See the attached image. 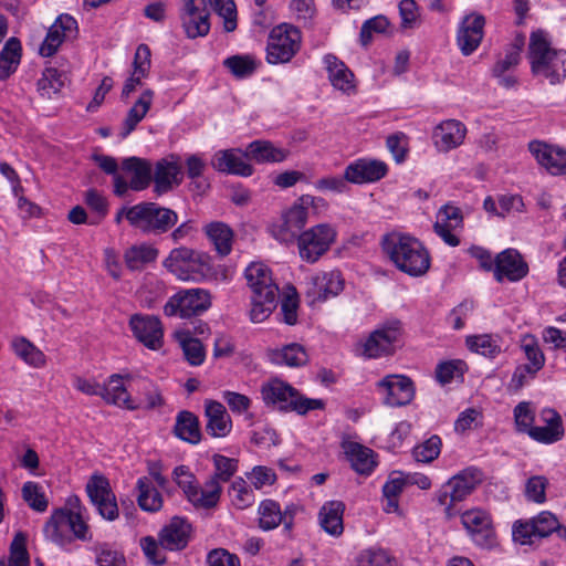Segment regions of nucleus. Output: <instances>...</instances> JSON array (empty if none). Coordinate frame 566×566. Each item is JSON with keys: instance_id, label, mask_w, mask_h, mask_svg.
Masks as SVG:
<instances>
[{"instance_id": "1", "label": "nucleus", "mask_w": 566, "mask_h": 566, "mask_svg": "<svg viewBox=\"0 0 566 566\" xmlns=\"http://www.w3.org/2000/svg\"><path fill=\"white\" fill-rule=\"evenodd\" d=\"M380 247L389 261L409 276H422L430 269L429 251L419 239L409 233L388 232L381 237Z\"/></svg>"}, {"instance_id": "2", "label": "nucleus", "mask_w": 566, "mask_h": 566, "mask_svg": "<svg viewBox=\"0 0 566 566\" xmlns=\"http://www.w3.org/2000/svg\"><path fill=\"white\" fill-rule=\"evenodd\" d=\"M528 59L533 74L548 80L551 84L560 83L566 77V51L553 49L545 31L532 32Z\"/></svg>"}, {"instance_id": "3", "label": "nucleus", "mask_w": 566, "mask_h": 566, "mask_svg": "<svg viewBox=\"0 0 566 566\" xmlns=\"http://www.w3.org/2000/svg\"><path fill=\"white\" fill-rule=\"evenodd\" d=\"M260 392L268 407L276 408L282 412L304 416L312 410H322L325 407L324 400L307 398L292 385L279 378L263 382Z\"/></svg>"}, {"instance_id": "4", "label": "nucleus", "mask_w": 566, "mask_h": 566, "mask_svg": "<svg viewBox=\"0 0 566 566\" xmlns=\"http://www.w3.org/2000/svg\"><path fill=\"white\" fill-rule=\"evenodd\" d=\"M163 264L181 281L200 282L212 276L210 256L187 247L172 249Z\"/></svg>"}, {"instance_id": "5", "label": "nucleus", "mask_w": 566, "mask_h": 566, "mask_svg": "<svg viewBox=\"0 0 566 566\" xmlns=\"http://www.w3.org/2000/svg\"><path fill=\"white\" fill-rule=\"evenodd\" d=\"M44 534L46 538L60 546L70 544L73 537L83 542L92 539L88 525L81 512L67 509L54 511L44 526Z\"/></svg>"}, {"instance_id": "6", "label": "nucleus", "mask_w": 566, "mask_h": 566, "mask_svg": "<svg viewBox=\"0 0 566 566\" xmlns=\"http://www.w3.org/2000/svg\"><path fill=\"white\" fill-rule=\"evenodd\" d=\"M482 482V472L473 467L462 470L455 474L437 492V501L444 506L448 518L455 515L453 506L465 500L474 489Z\"/></svg>"}, {"instance_id": "7", "label": "nucleus", "mask_w": 566, "mask_h": 566, "mask_svg": "<svg viewBox=\"0 0 566 566\" xmlns=\"http://www.w3.org/2000/svg\"><path fill=\"white\" fill-rule=\"evenodd\" d=\"M130 217L134 219V229L154 235L166 233L178 221V214L174 210L149 201L136 203V210Z\"/></svg>"}, {"instance_id": "8", "label": "nucleus", "mask_w": 566, "mask_h": 566, "mask_svg": "<svg viewBox=\"0 0 566 566\" xmlns=\"http://www.w3.org/2000/svg\"><path fill=\"white\" fill-rule=\"evenodd\" d=\"M211 294L205 289H182L171 295L164 306L168 317L191 318L211 307Z\"/></svg>"}, {"instance_id": "9", "label": "nucleus", "mask_w": 566, "mask_h": 566, "mask_svg": "<svg viewBox=\"0 0 566 566\" xmlns=\"http://www.w3.org/2000/svg\"><path fill=\"white\" fill-rule=\"evenodd\" d=\"M336 237V229L328 223H319L301 232L296 239L301 259L307 263L317 262L331 249Z\"/></svg>"}, {"instance_id": "10", "label": "nucleus", "mask_w": 566, "mask_h": 566, "mask_svg": "<svg viewBox=\"0 0 566 566\" xmlns=\"http://www.w3.org/2000/svg\"><path fill=\"white\" fill-rule=\"evenodd\" d=\"M301 32L290 24H280L270 32L266 61L270 64L287 63L301 48Z\"/></svg>"}, {"instance_id": "11", "label": "nucleus", "mask_w": 566, "mask_h": 566, "mask_svg": "<svg viewBox=\"0 0 566 566\" xmlns=\"http://www.w3.org/2000/svg\"><path fill=\"white\" fill-rule=\"evenodd\" d=\"M314 202L310 195L302 196L282 213L277 223L272 224L271 233L280 242L290 243L297 239L308 218V208Z\"/></svg>"}, {"instance_id": "12", "label": "nucleus", "mask_w": 566, "mask_h": 566, "mask_svg": "<svg viewBox=\"0 0 566 566\" xmlns=\"http://www.w3.org/2000/svg\"><path fill=\"white\" fill-rule=\"evenodd\" d=\"M560 524L551 512L544 511L530 521H517L513 525V538L515 542L526 545L535 539L547 537L554 532L559 534Z\"/></svg>"}, {"instance_id": "13", "label": "nucleus", "mask_w": 566, "mask_h": 566, "mask_svg": "<svg viewBox=\"0 0 566 566\" xmlns=\"http://www.w3.org/2000/svg\"><path fill=\"white\" fill-rule=\"evenodd\" d=\"M461 523L473 543L482 548L496 545V533L491 515L481 509H472L461 514Z\"/></svg>"}, {"instance_id": "14", "label": "nucleus", "mask_w": 566, "mask_h": 566, "mask_svg": "<svg viewBox=\"0 0 566 566\" xmlns=\"http://www.w3.org/2000/svg\"><path fill=\"white\" fill-rule=\"evenodd\" d=\"M180 20L182 28L190 39L205 36L209 33V10L206 0H182Z\"/></svg>"}, {"instance_id": "15", "label": "nucleus", "mask_w": 566, "mask_h": 566, "mask_svg": "<svg viewBox=\"0 0 566 566\" xmlns=\"http://www.w3.org/2000/svg\"><path fill=\"white\" fill-rule=\"evenodd\" d=\"M86 492L91 502L105 520L114 521L118 517L116 497L106 478L93 475L86 484Z\"/></svg>"}, {"instance_id": "16", "label": "nucleus", "mask_w": 566, "mask_h": 566, "mask_svg": "<svg viewBox=\"0 0 566 566\" xmlns=\"http://www.w3.org/2000/svg\"><path fill=\"white\" fill-rule=\"evenodd\" d=\"M382 394V401L390 407L408 405L415 396L413 384L410 378L402 375H388L377 382Z\"/></svg>"}, {"instance_id": "17", "label": "nucleus", "mask_w": 566, "mask_h": 566, "mask_svg": "<svg viewBox=\"0 0 566 566\" xmlns=\"http://www.w3.org/2000/svg\"><path fill=\"white\" fill-rule=\"evenodd\" d=\"M401 324L395 319L375 329L364 344V354L377 358L392 352L394 344L400 336Z\"/></svg>"}, {"instance_id": "18", "label": "nucleus", "mask_w": 566, "mask_h": 566, "mask_svg": "<svg viewBox=\"0 0 566 566\" xmlns=\"http://www.w3.org/2000/svg\"><path fill=\"white\" fill-rule=\"evenodd\" d=\"M129 327L134 336L147 348L157 350L161 347L164 329L157 316L134 314L129 319Z\"/></svg>"}, {"instance_id": "19", "label": "nucleus", "mask_w": 566, "mask_h": 566, "mask_svg": "<svg viewBox=\"0 0 566 566\" xmlns=\"http://www.w3.org/2000/svg\"><path fill=\"white\" fill-rule=\"evenodd\" d=\"M485 18L476 12L465 15L457 31V43L463 55L472 54L484 35Z\"/></svg>"}, {"instance_id": "20", "label": "nucleus", "mask_w": 566, "mask_h": 566, "mask_svg": "<svg viewBox=\"0 0 566 566\" xmlns=\"http://www.w3.org/2000/svg\"><path fill=\"white\" fill-rule=\"evenodd\" d=\"M528 149L537 164L548 174L553 176L566 175V150L539 140L531 142Z\"/></svg>"}, {"instance_id": "21", "label": "nucleus", "mask_w": 566, "mask_h": 566, "mask_svg": "<svg viewBox=\"0 0 566 566\" xmlns=\"http://www.w3.org/2000/svg\"><path fill=\"white\" fill-rule=\"evenodd\" d=\"M493 273L499 283L503 282L504 279L510 282H517L527 275L528 265L518 251L506 249L496 255Z\"/></svg>"}, {"instance_id": "22", "label": "nucleus", "mask_w": 566, "mask_h": 566, "mask_svg": "<svg viewBox=\"0 0 566 566\" xmlns=\"http://www.w3.org/2000/svg\"><path fill=\"white\" fill-rule=\"evenodd\" d=\"M388 172L387 165L376 159H357L345 168V180L350 184L361 185L375 182L384 178Z\"/></svg>"}, {"instance_id": "23", "label": "nucleus", "mask_w": 566, "mask_h": 566, "mask_svg": "<svg viewBox=\"0 0 566 566\" xmlns=\"http://www.w3.org/2000/svg\"><path fill=\"white\" fill-rule=\"evenodd\" d=\"M247 159L249 156L245 155V151L230 148L218 150L212 157L211 165L220 172L250 177L253 174V167L247 163Z\"/></svg>"}, {"instance_id": "24", "label": "nucleus", "mask_w": 566, "mask_h": 566, "mask_svg": "<svg viewBox=\"0 0 566 566\" xmlns=\"http://www.w3.org/2000/svg\"><path fill=\"white\" fill-rule=\"evenodd\" d=\"M181 181L182 170L178 156L170 155L157 161L154 174L156 192L165 193L171 190L174 186L180 185Z\"/></svg>"}, {"instance_id": "25", "label": "nucleus", "mask_w": 566, "mask_h": 566, "mask_svg": "<svg viewBox=\"0 0 566 566\" xmlns=\"http://www.w3.org/2000/svg\"><path fill=\"white\" fill-rule=\"evenodd\" d=\"M124 380L133 381L134 377L130 374H113L107 378L103 387L102 399L108 403L118 407H125L128 410L138 409V405L134 403L127 391Z\"/></svg>"}, {"instance_id": "26", "label": "nucleus", "mask_w": 566, "mask_h": 566, "mask_svg": "<svg viewBox=\"0 0 566 566\" xmlns=\"http://www.w3.org/2000/svg\"><path fill=\"white\" fill-rule=\"evenodd\" d=\"M345 281L339 271L322 272L311 279L307 295L313 301L323 302L337 296L344 290Z\"/></svg>"}, {"instance_id": "27", "label": "nucleus", "mask_w": 566, "mask_h": 566, "mask_svg": "<svg viewBox=\"0 0 566 566\" xmlns=\"http://www.w3.org/2000/svg\"><path fill=\"white\" fill-rule=\"evenodd\" d=\"M467 127L457 119H447L437 125L433 129V144L439 151H449L459 147L465 137Z\"/></svg>"}, {"instance_id": "28", "label": "nucleus", "mask_w": 566, "mask_h": 566, "mask_svg": "<svg viewBox=\"0 0 566 566\" xmlns=\"http://www.w3.org/2000/svg\"><path fill=\"white\" fill-rule=\"evenodd\" d=\"M77 28L76 20L69 15L62 14L49 29L43 43L40 46V54L49 57L55 54L65 38Z\"/></svg>"}, {"instance_id": "29", "label": "nucleus", "mask_w": 566, "mask_h": 566, "mask_svg": "<svg viewBox=\"0 0 566 566\" xmlns=\"http://www.w3.org/2000/svg\"><path fill=\"white\" fill-rule=\"evenodd\" d=\"M190 532V524L185 518L175 516L160 530L159 543L167 551H181L189 542Z\"/></svg>"}, {"instance_id": "30", "label": "nucleus", "mask_w": 566, "mask_h": 566, "mask_svg": "<svg viewBox=\"0 0 566 566\" xmlns=\"http://www.w3.org/2000/svg\"><path fill=\"white\" fill-rule=\"evenodd\" d=\"M205 416L207 418L206 431L211 437L223 438L230 433L232 421L221 402L207 400L205 403Z\"/></svg>"}, {"instance_id": "31", "label": "nucleus", "mask_w": 566, "mask_h": 566, "mask_svg": "<svg viewBox=\"0 0 566 566\" xmlns=\"http://www.w3.org/2000/svg\"><path fill=\"white\" fill-rule=\"evenodd\" d=\"M352 469L358 474L369 475L377 467V454L369 448L354 441L342 444Z\"/></svg>"}, {"instance_id": "32", "label": "nucleus", "mask_w": 566, "mask_h": 566, "mask_svg": "<svg viewBox=\"0 0 566 566\" xmlns=\"http://www.w3.org/2000/svg\"><path fill=\"white\" fill-rule=\"evenodd\" d=\"M203 232L220 256H227L232 251L234 232L224 222L212 221L203 227Z\"/></svg>"}, {"instance_id": "33", "label": "nucleus", "mask_w": 566, "mask_h": 566, "mask_svg": "<svg viewBox=\"0 0 566 566\" xmlns=\"http://www.w3.org/2000/svg\"><path fill=\"white\" fill-rule=\"evenodd\" d=\"M269 360L279 366L301 367L308 361L305 348L297 343L284 345L281 348L269 349Z\"/></svg>"}, {"instance_id": "34", "label": "nucleus", "mask_w": 566, "mask_h": 566, "mask_svg": "<svg viewBox=\"0 0 566 566\" xmlns=\"http://www.w3.org/2000/svg\"><path fill=\"white\" fill-rule=\"evenodd\" d=\"M122 169L132 175L129 187L132 190L140 191L146 189L151 181L150 164L138 157H129L123 160Z\"/></svg>"}, {"instance_id": "35", "label": "nucleus", "mask_w": 566, "mask_h": 566, "mask_svg": "<svg viewBox=\"0 0 566 566\" xmlns=\"http://www.w3.org/2000/svg\"><path fill=\"white\" fill-rule=\"evenodd\" d=\"M187 499L196 509L210 510L218 505L222 486L213 480H207L202 486L197 484Z\"/></svg>"}, {"instance_id": "36", "label": "nucleus", "mask_w": 566, "mask_h": 566, "mask_svg": "<svg viewBox=\"0 0 566 566\" xmlns=\"http://www.w3.org/2000/svg\"><path fill=\"white\" fill-rule=\"evenodd\" d=\"M279 287H268L266 292H255L251 296L250 317L254 323H261L269 317L277 305Z\"/></svg>"}, {"instance_id": "37", "label": "nucleus", "mask_w": 566, "mask_h": 566, "mask_svg": "<svg viewBox=\"0 0 566 566\" xmlns=\"http://www.w3.org/2000/svg\"><path fill=\"white\" fill-rule=\"evenodd\" d=\"M345 505L340 501H329L319 510V524L332 536H339L344 531L343 513Z\"/></svg>"}, {"instance_id": "38", "label": "nucleus", "mask_w": 566, "mask_h": 566, "mask_svg": "<svg viewBox=\"0 0 566 566\" xmlns=\"http://www.w3.org/2000/svg\"><path fill=\"white\" fill-rule=\"evenodd\" d=\"M324 64L328 72V78L335 88L343 91V92H348L354 87V85H353L354 74L345 65L344 62L338 60L333 54H326L324 56Z\"/></svg>"}, {"instance_id": "39", "label": "nucleus", "mask_w": 566, "mask_h": 566, "mask_svg": "<svg viewBox=\"0 0 566 566\" xmlns=\"http://www.w3.org/2000/svg\"><path fill=\"white\" fill-rule=\"evenodd\" d=\"M245 155L259 164L282 163L287 158L289 151L266 140H254L248 145Z\"/></svg>"}, {"instance_id": "40", "label": "nucleus", "mask_w": 566, "mask_h": 566, "mask_svg": "<svg viewBox=\"0 0 566 566\" xmlns=\"http://www.w3.org/2000/svg\"><path fill=\"white\" fill-rule=\"evenodd\" d=\"M544 415L547 424L543 427H533L528 431V436L535 441L542 443L557 442L564 434L560 417L553 410H547Z\"/></svg>"}, {"instance_id": "41", "label": "nucleus", "mask_w": 566, "mask_h": 566, "mask_svg": "<svg viewBox=\"0 0 566 566\" xmlns=\"http://www.w3.org/2000/svg\"><path fill=\"white\" fill-rule=\"evenodd\" d=\"M154 98V92L151 90H145L139 98L135 102L132 108L128 111L127 116L123 123V129L120 137L126 138L138 125L139 122L148 113Z\"/></svg>"}, {"instance_id": "42", "label": "nucleus", "mask_w": 566, "mask_h": 566, "mask_svg": "<svg viewBox=\"0 0 566 566\" xmlns=\"http://www.w3.org/2000/svg\"><path fill=\"white\" fill-rule=\"evenodd\" d=\"M174 433L176 437L188 443H199L201 440V431L198 417L187 410L178 412L174 427Z\"/></svg>"}, {"instance_id": "43", "label": "nucleus", "mask_w": 566, "mask_h": 566, "mask_svg": "<svg viewBox=\"0 0 566 566\" xmlns=\"http://www.w3.org/2000/svg\"><path fill=\"white\" fill-rule=\"evenodd\" d=\"M159 254L157 248L149 243L135 244L125 251L124 260L132 271L142 270L146 264L154 262Z\"/></svg>"}, {"instance_id": "44", "label": "nucleus", "mask_w": 566, "mask_h": 566, "mask_svg": "<svg viewBox=\"0 0 566 566\" xmlns=\"http://www.w3.org/2000/svg\"><path fill=\"white\" fill-rule=\"evenodd\" d=\"M465 345L471 352L488 358H495L502 352L499 335H470L465 338Z\"/></svg>"}, {"instance_id": "45", "label": "nucleus", "mask_w": 566, "mask_h": 566, "mask_svg": "<svg viewBox=\"0 0 566 566\" xmlns=\"http://www.w3.org/2000/svg\"><path fill=\"white\" fill-rule=\"evenodd\" d=\"M137 502L142 510L146 512H158L163 507V497L153 482L147 476L137 480Z\"/></svg>"}, {"instance_id": "46", "label": "nucleus", "mask_w": 566, "mask_h": 566, "mask_svg": "<svg viewBox=\"0 0 566 566\" xmlns=\"http://www.w3.org/2000/svg\"><path fill=\"white\" fill-rule=\"evenodd\" d=\"M21 57V43L10 38L0 51V81L7 80L18 67Z\"/></svg>"}, {"instance_id": "47", "label": "nucleus", "mask_w": 566, "mask_h": 566, "mask_svg": "<svg viewBox=\"0 0 566 566\" xmlns=\"http://www.w3.org/2000/svg\"><path fill=\"white\" fill-rule=\"evenodd\" d=\"M244 276L252 293L266 292L268 287H277L272 281L269 268L263 263H251L245 269Z\"/></svg>"}, {"instance_id": "48", "label": "nucleus", "mask_w": 566, "mask_h": 566, "mask_svg": "<svg viewBox=\"0 0 566 566\" xmlns=\"http://www.w3.org/2000/svg\"><path fill=\"white\" fill-rule=\"evenodd\" d=\"M66 81L67 76L63 71L48 66L44 69L41 78L38 81V90L42 96L51 98L64 87Z\"/></svg>"}, {"instance_id": "49", "label": "nucleus", "mask_w": 566, "mask_h": 566, "mask_svg": "<svg viewBox=\"0 0 566 566\" xmlns=\"http://www.w3.org/2000/svg\"><path fill=\"white\" fill-rule=\"evenodd\" d=\"M11 346L17 356L33 367H43L45 365V355L29 339L23 336L15 337Z\"/></svg>"}, {"instance_id": "50", "label": "nucleus", "mask_w": 566, "mask_h": 566, "mask_svg": "<svg viewBox=\"0 0 566 566\" xmlns=\"http://www.w3.org/2000/svg\"><path fill=\"white\" fill-rule=\"evenodd\" d=\"M258 514L259 527L265 532L276 528L284 518L280 504L270 499L263 500L259 504Z\"/></svg>"}, {"instance_id": "51", "label": "nucleus", "mask_w": 566, "mask_h": 566, "mask_svg": "<svg viewBox=\"0 0 566 566\" xmlns=\"http://www.w3.org/2000/svg\"><path fill=\"white\" fill-rule=\"evenodd\" d=\"M179 345L186 360L192 366H200L206 358V350L202 343L191 337L188 333L178 334Z\"/></svg>"}, {"instance_id": "52", "label": "nucleus", "mask_w": 566, "mask_h": 566, "mask_svg": "<svg viewBox=\"0 0 566 566\" xmlns=\"http://www.w3.org/2000/svg\"><path fill=\"white\" fill-rule=\"evenodd\" d=\"M214 473L209 480L216 481L221 485L223 482L230 481V479L238 471V460L228 458L222 454H214L213 458Z\"/></svg>"}, {"instance_id": "53", "label": "nucleus", "mask_w": 566, "mask_h": 566, "mask_svg": "<svg viewBox=\"0 0 566 566\" xmlns=\"http://www.w3.org/2000/svg\"><path fill=\"white\" fill-rule=\"evenodd\" d=\"M229 492L233 505L239 510L248 509L254 503L253 490L242 478H238L232 482Z\"/></svg>"}, {"instance_id": "54", "label": "nucleus", "mask_w": 566, "mask_h": 566, "mask_svg": "<svg viewBox=\"0 0 566 566\" xmlns=\"http://www.w3.org/2000/svg\"><path fill=\"white\" fill-rule=\"evenodd\" d=\"M223 65L238 78L251 76L255 69V61L250 55H232L223 61Z\"/></svg>"}, {"instance_id": "55", "label": "nucleus", "mask_w": 566, "mask_h": 566, "mask_svg": "<svg viewBox=\"0 0 566 566\" xmlns=\"http://www.w3.org/2000/svg\"><path fill=\"white\" fill-rule=\"evenodd\" d=\"M22 499L36 512H44L48 509V500L43 488L36 482L29 481L23 484Z\"/></svg>"}, {"instance_id": "56", "label": "nucleus", "mask_w": 566, "mask_h": 566, "mask_svg": "<svg viewBox=\"0 0 566 566\" xmlns=\"http://www.w3.org/2000/svg\"><path fill=\"white\" fill-rule=\"evenodd\" d=\"M85 203L95 213L90 218L88 224H98L108 212V203L106 198L95 189H88L85 192Z\"/></svg>"}, {"instance_id": "57", "label": "nucleus", "mask_w": 566, "mask_h": 566, "mask_svg": "<svg viewBox=\"0 0 566 566\" xmlns=\"http://www.w3.org/2000/svg\"><path fill=\"white\" fill-rule=\"evenodd\" d=\"M441 446L440 437L433 434L421 444L416 446L412 454L418 462L429 463L439 457Z\"/></svg>"}, {"instance_id": "58", "label": "nucleus", "mask_w": 566, "mask_h": 566, "mask_svg": "<svg viewBox=\"0 0 566 566\" xmlns=\"http://www.w3.org/2000/svg\"><path fill=\"white\" fill-rule=\"evenodd\" d=\"M25 542L27 538L22 533L15 534L10 544L8 566H30Z\"/></svg>"}, {"instance_id": "59", "label": "nucleus", "mask_w": 566, "mask_h": 566, "mask_svg": "<svg viewBox=\"0 0 566 566\" xmlns=\"http://www.w3.org/2000/svg\"><path fill=\"white\" fill-rule=\"evenodd\" d=\"M391 557L380 548H368L361 551L356 559L354 566H390Z\"/></svg>"}, {"instance_id": "60", "label": "nucleus", "mask_w": 566, "mask_h": 566, "mask_svg": "<svg viewBox=\"0 0 566 566\" xmlns=\"http://www.w3.org/2000/svg\"><path fill=\"white\" fill-rule=\"evenodd\" d=\"M212 9L223 18L224 30L231 32L237 28V8L233 0H209Z\"/></svg>"}, {"instance_id": "61", "label": "nucleus", "mask_w": 566, "mask_h": 566, "mask_svg": "<svg viewBox=\"0 0 566 566\" xmlns=\"http://www.w3.org/2000/svg\"><path fill=\"white\" fill-rule=\"evenodd\" d=\"M521 348L525 354V357L530 361L527 365L534 367V369L541 370L545 364V356L541 350L536 338L532 335L523 337Z\"/></svg>"}, {"instance_id": "62", "label": "nucleus", "mask_w": 566, "mask_h": 566, "mask_svg": "<svg viewBox=\"0 0 566 566\" xmlns=\"http://www.w3.org/2000/svg\"><path fill=\"white\" fill-rule=\"evenodd\" d=\"M389 25L385 15H376L366 20L360 29V42L367 46L373 40V33H384Z\"/></svg>"}, {"instance_id": "63", "label": "nucleus", "mask_w": 566, "mask_h": 566, "mask_svg": "<svg viewBox=\"0 0 566 566\" xmlns=\"http://www.w3.org/2000/svg\"><path fill=\"white\" fill-rule=\"evenodd\" d=\"M140 547L147 559L155 565H163L166 562V555L159 539L153 536H145L140 538Z\"/></svg>"}, {"instance_id": "64", "label": "nucleus", "mask_w": 566, "mask_h": 566, "mask_svg": "<svg viewBox=\"0 0 566 566\" xmlns=\"http://www.w3.org/2000/svg\"><path fill=\"white\" fill-rule=\"evenodd\" d=\"M95 560L98 566H126L124 554L107 544H103L96 548Z\"/></svg>"}]
</instances>
